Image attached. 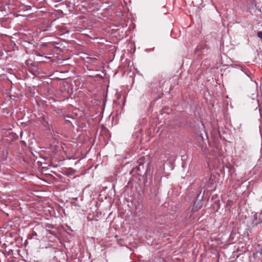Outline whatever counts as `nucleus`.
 Returning <instances> with one entry per match:
<instances>
[{
  "label": "nucleus",
  "mask_w": 262,
  "mask_h": 262,
  "mask_svg": "<svg viewBox=\"0 0 262 262\" xmlns=\"http://www.w3.org/2000/svg\"><path fill=\"white\" fill-rule=\"evenodd\" d=\"M257 36L262 39V31H259L257 32Z\"/></svg>",
  "instance_id": "3"
},
{
  "label": "nucleus",
  "mask_w": 262,
  "mask_h": 262,
  "mask_svg": "<svg viewBox=\"0 0 262 262\" xmlns=\"http://www.w3.org/2000/svg\"><path fill=\"white\" fill-rule=\"evenodd\" d=\"M202 208V205H200L196 201L194 202L193 205L189 208V210H191L192 213L190 214V216H192L195 213L198 212Z\"/></svg>",
  "instance_id": "1"
},
{
  "label": "nucleus",
  "mask_w": 262,
  "mask_h": 262,
  "mask_svg": "<svg viewBox=\"0 0 262 262\" xmlns=\"http://www.w3.org/2000/svg\"><path fill=\"white\" fill-rule=\"evenodd\" d=\"M199 140H203V138L202 136H200L199 138Z\"/></svg>",
  "instance_id": "4"
},
{
  "label": "nucleus",
  "mask_w": 262,
  "mask_h": 262,
  "mask_svg": "<svg viewBox=\"0 0 262 262\" xmlns=\"http://www.w3.org/2000/svg\"><path fill=\"white\" fill-rule=\"evenodd\" d=\"M242 71L251 80H252L253 75L249 70L243 69Z\"/></svg>",
  "instance_id": "2"
}]
</instances>
